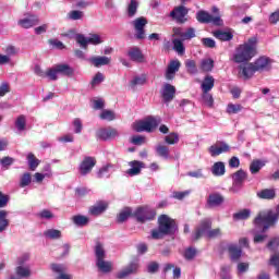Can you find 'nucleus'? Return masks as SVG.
I'll return each mask as SVG.
<instances>
[{"label":"nucleus","mask_w":279,"mask_h":279,"mask_svg":"<svg viewBox=\"0 0 279 279\" xmlns=\"http://www.w3.org/2000/svg\"><path fill=\"white\" fill-rule=\"evenodd\" d=\"M255 56H256V37H252L247 40V43H244L243 45H240L236 48L233 60L238 64H241L243 62H250V60L253 59Z\"/></svg>","instance_id":"1"},{"label":"nucleus","mask_w":279,"mask_h":279,"mask_svg":"<svg viewBox=\"0 0 279 279\" xmlns=\"http://www.w3.org/2000/svg\"><path fill=\"white\" fill-rule=\"evenodd\" d=\"M210 228H213V221H210V219L202 220L192 235L193 241H198L204 234H206L208 239H217L221 236V230L219 228L211 230Z\"/></svg>","instance_id":"2"},{"label":"nucleus","mask_w":279,"mask_h":279,"mask_svg":"<svg viewBox=\"0 0 279 279\" xmlns=\"http://www.w3.org/2000/svg\"><path fill=\"white\" fill-rule=\"evenodd\" d=\"M174 221L169 218L167 215H161L158 218V228L151 230V239L156 241L165 239V236L171 234L173 230Z\"/></svg>","instance_id":"3"},{"label":"nucleus","mask_w":279,"mask_h":279,"mask_svg":"<svg viewBox=\"0 0 279 279\" xmlns=\"http://www.w3.org/2000/svg\"><path fill=\"white\" fill-rule=\"evenodd\" d=\"M58 75H63L64 77H73V75H75V70L66 63H59L46 72V77H49V80L52 82L58 80Z\"/></svg>","instance_id":"4"},{"label":"nucleus","mask_w":279,"mask_h":279,"mask_svg":"<svg viewBox=\"0 0 279 279\" xmlns=\"http://www.w3.org/2000/svg\"><path fill=\"white\" fill-rule=\"evenodd\" d=\"M175 36L181 38V40L175 39V53L182 57L184 53H186V48L184 47L182 40H191V38H195V28H187L186 32H184L182 28H175Z\"/></svg>","instance_id":"5"},{"label":"nucleus","mask_w":279,"mask_h":279,"mask_svg":"<svg viewBox=\"0 0 279 279\" xmlns=\"http://www.w3.org/2000/svg\"><path fill=\"white\" fill-rule=\"evenodd\" d=\"M160 123V118L150 117L144 121L135 122L133 124V130L135 132H154Z\"/></svg>","instance_id":"6"},{"label":"nucleus","mask_w":279,"mask_h":279,"mask_svg":"<svg viewBox=\"0 0 279 279\" xmlns=\"http://www.w3.org/2000/svg\"><path fill=\"white\" fill-rule=\"evenodd\" d=\"M196 21H198V23L216 25L217 27H221V25H223L221 14L213 15L208 11L204 10L196 13Z\"/></svg>","instance_id":"7"},{"label":"nucleus","mask_w":279,"mask_h":279,"mask_svg":"<svg viewBox=\"0 0 279 279\" xmlns=\"http://www.w3.org/2000/svg\"><path fill=\"white\" fill-rule=\"evenodd\" d=\"M75 40L80 47L87 49L88 45H101V43H104V37L99 34H90L88 37H85L82 34H76Z\"/></svg>","instance_id":"8"},{"label":"nucleus","mask_w":279,"mask_h":279,"mask_svg":"<svg viewBox=\"0 0 279 279\" xmlns=\"http://www.w3.org/2000/svg\"><path fill=\"white\" fill-rule=\"evenodd\" d=\"M147 19L145 16L136 17L131 22L133 29L135 32V38L137 40H145V27H147Z\"/></svg>","instance_id":"9"},{"label":"nucleus","mask_w":279,"mask_h":279,"mask_svg":"<svg viewBox=\"0 0 279 279\" xmlns=\"http://www.w3.org/2000/svg\"><path fill=\"white\" fill-rule=\"evenodd\" d=\"M133 217H135L138 223H146V221H151L156 217V211L148 207H140L133 213Z\"/></svg>","instance_id":"10"},{"label":"nucleus","mask_w":279,"mask_h":279,"mask_svg":"<svg viewBox=\"0 0 279 279\" xmlns=\"http://www.w3.org/2000/svg\"><path fill=\"white\" fill-rule=\"evenodd\" d=\"M97 138L100 141H114V138H119V131L112 126L99 129L96 132Z\"/></svg>","instance_id":"11"},{"label":"nucleus","mask_w":279,"mask_h":279,"mask_svg":"<svg viewBox=\"0 0 279 279\" xmlns=\"http://www.w3.org/2000/svg\"><path fill=\"white\" fill-rule=\"evenodd\" d=\"M230 151V145L226 142H216L208 148V154L211 158H217V156H221V154H228Z\"/></svg>","instance_id":"12"},{"label":"nucleus","mask_w":279,"mask_h":279,"mask_svg":"<svg viewBox=\"0 0 279 279\" xmlns=\"http://www.w3.org/2000/svg\"><path fill=\"white\" fill-rule=\"evenodd\" d=\"M97 165L95 157H85L80 163L78 171L81 175H88L93 168Z\"/></svg>","instance_id":"13"},{"label":"nucleus","mask_w":279,"mask_h":279,"mask_svg":"<svg viewBox=\"0 0 279 279\" xmlns=\"http://www.w3.org/2000/svg\"><path fill=\"white\" fill-rule=\"evenodd\" d=\"M189 21V8L179 5L175 8V23L184 25Z\"/></svg>","instance_id":"14"},{"label":"nucleus","mask_w":279,"mask_h":279,"mask_svg":"<svg viewBox=\"0 0 279 279\" xmlns=\"http://www.w3.org/2000/svg\"><path fill=\"white\" fill-rule=\"evenodd\" d=\"M175 95V87L169 83H166L161 89V97L166 104L173 101Z\"/></svg>","instance_id":"15"},{"label":"nucleus","mask_w":279,"mask_h":279,"mask_svg":"<svg viewBox=\"0 0 279 279\" xmlns=\"http://www.w3.org/2000/svg\"><path fill=\"white\" fill-rule=\"evenodd\" d=\"M106 210H108V203L100 201L89 207V215H93V217H99V215H102Z\"/></svg>","instance_id":"16"},{"label":"nucleus","mask_w":279,"mask_h":279,"mask_svg":"<svg viewBox=\"0 0 279 279\" xmlns=\"http://www.w3.org/2000/svg\"><path fill=\"white\" fill-rule=\"evenodd\" d=\"M128 56L130 60L133 62H145V56L143 54V51H141V48L138 47H132L128 51Z\"/></svg>","instance_id":"17"},{"label":"nucleus","mask_w":279,"mask_h":279,"mask_svg":"<svg viewBox=\"0 0 279 279\" xmlns=\"http://www.w3.org/2000/svg\"><path fill=\"white\" fill-rule=\"evenodd\" d=\"M223 202V195H221L220 193H211L209 194L207 199V204L210 208H218V206H221Z\"/></svg>","instance_id":"18"},{"label":"nucleus","mask_w":279,"mask_h":279,"mask_svg":"<svg viewBox=\"0 0 279 279\" xmlns=\"http://www.w3.org/2000/svg\"><path fill=\"white\" fill-rule=\"evenodd\" d=\"M129 166L131 168L126 171V173L131 177L138 175L141 173V169H145V163L138 160L130 161Z\"/></svg>","instance_id":"19"},{"label":"nucleus","mask_w":279,"mask_h":279,"mask_svg":"<svg viewBox=\"0 0 279 279\" xmlns=\"http://www.w3.org/2000/svg\"><path fill=\"white\" fill-rule=\"evenodd\" d=\"M87 62L89 64H93V66H96V69H99V66H107L110 64L111 59L109 57H90L87 59Z\"/></svg>","instance_id":"20"},{"label":"nucleus","mask_w":279,"mask_h":279,"mask_svg":"<svg viewBox=\"0 0 279 279\" xmlns=\"http://www.w3.org/2000/svg\"><path fill=\"white\" fill-rule=\"evenodd\" d=\"M40 21L36 15H31L28 17H24L19 21V25L23 27L24 29H29V27H34L35 25H38Z\"/></svg>","instance_id":"21"},{"label":"nucleus","mask_w":279,"mask_h":279,"mask_svg":"<svg viewBox=\"0 0 279 279\" xmlns=\"http://www.w3.org/2000/svg\"><path fill=\"white\" fill-rule=\"evenodd\" d=\"M254 65L257 71H269L271 69V61L269 58L262 57L255 61Z\"/></svg>","instance_id":"22"},{"label":"nucleus","mask_w":279,"mask_h":279,"mask_svg":"<svg viewBox=\"0 0 279 279\" xmlns=\"http://www.w3.org/2000/svg\"><path fill=\"white\" fill-rule=\"evenodd\" d=\"M138 269V263H132L126 268H124L122 271L117 274V278L123 279L128 278V276L132 274H136V270Z\"/></svg>","instance_id":"23"},{"label":"nucleus","mask_w":279,"mask_h":279,"mask_svg":"<svg viewBox=\"0 0 279 279\" xmlns=\"http://www.w3.org/2000/svg\"><path fill=\"white\" fill-rule=\"evenodd\" d=\"M138 0H130L126 5V16L129 19H134L136 16V13L138 12Z\"/></svg>","instance_id":"24"},{"label":"nucleus","mask_w":279,"mask_h":279,"mask_svg":"<svg viewBox=\"0 0 279 279\" xmlns=\"http://www.w3.org/2000/svg\"><path fill=\"white\" fill-rule=\"evenodd\" d=\"M211 173L216 178H221V175H226V163L223 161H217L211 167Z\"/></svg>","instance_id":"25"},{"label":"nucleus","mask_w":279,"mask_h":279,"mask_svg":"<svg viewBox=\"0 0 279 279\" xmlns=\"http://www.w3.org/2000/svg\"><path fill=\"white\" fill-rule=\"evenodd\" d=\"M201 88L203 93H210V90L215 88V77L210 75L205 76L201 84Z\"/></svg>","instance_id":"26"},{"label":"nucleus","mask_w":279,"mask_h":279,"mask_svg":"<svg viewBox=\"0 0 279 279\" xmlns=\"http://www.w3.org/2000/svg\"><path fill=\"white\" fill-rule=\"evenodd\" d=\"M245 178H247V173L243 170H238L234 174H233V189L232 191H235L234 187H241V184H243V182L245 181Z\"/></svg>","instance_id":"27"},{"label":"nucleus","mask_w":279,"mask_h":279,"mask_svg":"<svg viewBox=\"0 0 279 279\" xmlns=\"http://www.w3.org/2000/svg\"><path fill=\"white\" fill-rule=\"evenodd\" d=\"M51 269L54 274H59L57 279H71V276L64 272L66 271V267H64V265L52 264Z\"/></svg>","instance_id":"28"},{"label":"nucleus","mask_w":279,"mask_h":279,"mask_svg":"<svg viewBox=\"0 0 279 279\" xmlns=\"http://www.w3.org/2000/svg\"><path fill=\"white\" fill-rule=\"evenodd\" d=\"M242 75L245 80H250L256 73V65L254 63H247L244 66H240Z\"/></svg>","instance_id":"29"},{"label":"nucleus","mask_w":279,"mask_h":279,"mask_svg":"<svg viewBox=\"0 0 279 279\" xmlns=\"http://www.w3.org/2000/svg\"><path fill=\"white\" fill-rule=\"evenodd\" d=\"M228 252L231 260L233 262L239 260V258H241V254H243V251H241L236 244H229Z\"/></svg>","instance_id":"30"},{"label":"nucleus","mask_w":279,"mask_h":279,"mask_svg":"<svg viewBox=\"0 0 279 279\" xmlns=\"http://www.w3.org/2000/svg\"><path fill=\"white\" fill-rule=\"evenodd\" d=\"M9 213L7 210H0V232H5L10 228V220L8 219Z\"/></svg>","instance_id":"31"},{"label":"nucleus","mask_w":279,"mask_h":279,"mask_svg":"<svg viewBox=\"0 0 279 279\" xmlns=\"http://www.w3.org/2000/svg\"><path fill=\"white\" fill-rule=\"evenodd\" d=\"M96 266L102 274H110V271H112V263L106 262L105 259L96 260Z\"/></svg>","instance_id":"32"},{"label":"nucleus","mask_w":279,"mask_h":279,"mask_svg":"<svg viewBox=\"0 0 279 279\" xmlns=\"http://www.w3.org/2000/svg\"><path fill=\"white\" fill-rule=\"evenodd\" d=\"M214 36L215 38H217L218 40H222L223 43H228L232 40V38H234V35H232V33L223 31L214 32Z\"/></svg>","instance_id":"33"},{"label":"nucleus","mask_w":279,"mask_h":279,"mask_svg":"<svg viewBox=\"0 0 279 279\" xmlns=\"http://www.w3.org/2000/svg\"><path fill=\"white\" fill-rule=\"evenodd\" d=\"M15 128L17 132H25V130L27 129V117H25L24 114L19 116L15 119Z\"/></svg>","instance_id":"34"},{"label":"nucleus","mask_w":279,"mask_h":279,"mask_svg":"<svg viewBox=\"0 0 279 279\" xmlns=\"http://www.w3.org/2000/svg\"><path fill=\"white\" fill-rule=\"evenodd\" d=\"M257 197L259 199H274L276 197V190L275 189H265L257 192Z\"/></svg>","instance_id":"35"},{"label":"nucleus","mask_w":279,"mask_h":279,"mask_svg":"<svg viewBox=\"0 0 279 279\" xmlns=\"http://www.w3.org/2000/svg\"><path fill=\"white\" fill-rule=\"evenodd\" d=\"M130 217H132V208L130 207H125L124 209H122L117 218L118 223H123L125 221H128V219H130Z\"/></svg>","instance_id":"36"},{"label":"nucleus","mask_w":279,"mask_h":279,"mask_svg":"<svg viewBox=\"0 0 279 279\" xmlns=\"http://www.w3.org/2000/svg\"><path fill=\"white\" fill-rule=\"evenodd\" d=\"M15 274L19 278H29V276H32V269L29 266H17L15 268Z\"/></svg>","instance_id":"37"},{"label":"nucleus","mask_w":279,"mask_h":279,"mask_svg":"<svg viewBox=\"0 0 279 279\" xmlns=\"http://www.w3.org/2000/svg\"><path fill=\"white\" fill-rule=\"evenodd\" d=\"M72 221L75 226L84 228V226H88V221H90V219L86 216L76 215L72 217Z\"/></svg>","instance_id":"38"},{"label":"nucleus","mask_w":279,"mask_h":279,"mask_svg":"<svg viewBox=\"0 0 279 279\" xmlns=\"http://www.w3.org/2000/svg\"><path fill=\"white\" fill-rule=\"evenodd\" d=\"M95 256H96V262L104 260L106 258V248H104V244H101L100 242L96 243Z\"/></svg>","instance_id":"39"},{"label":"nucleus","mask_w":279,"mask_h":279,"mask_svg":"<svg viewBox=\"0 0 279 279\" xmlns=\"http://www.w3.org/2000/svg\"><path fill=\"white\" fill-rule=\"evenodd\" d=\"M155 151H156L157 156H160V158H165L166 160H168V158H169V147H167L162 144H158L155 147Z\"/></svg>","instance_id":"40"},{"label":"nucleus","mask_w":279,"mask_h":279,"mask_svg":"<svg viewBox=\"0 0 279 279\" xmlns=\"http://www.w3.org/2000/svg\"><path fill=\"white\" fill-rule=\"evenodd\" d=\"M27 160H28V167L31 171H36L38 169V165H40V161L36 156L32 153L27 155Z\"/></svg>","instance_id":"41"},{"label":"nucleus","mask_w":279,"mask_h":279,"mask_svg":"<svg viewBox=\"0 0 279 279\" xmlns=\"http://www.w3.org/2000/svg\"><path fill=\"white\" fill-rule=\"evenodd\" d=\"M250 215H252L250 209H242L233 215V219L235 221H243L245 219H250Z\"/></svg>","instance_id":"42"},{"label":"nucleus","mask_w":279,"mask_h":279,"mask_svg":"<svg viewBox=\"0 0 279 279\" xmlns=\"http://www.w3.org/2000/svg\"><path fill=\"white\" fill-rule=\"evenodd\" d=\"M214 66H215V61H213V59H203L201 62V69L205 73L213 71Z\"/></svg>","instance_id":"43"},{"label":"nucleus","mask_w":279,"mask_h":279,"mask_svg":"<svg viewBox=\"0 0 279 279\" xmlns=\"http://www.w3.org/2000/svg\"><path fill=\"white\" fill-rule=\"evenodd\" d=\"M264 167H265V161H263V160H254V161H252V163L250 166V171H251V173L256 174Z\"/></svg>","instance_id":"44"},{"label":"nucleus","mask_w":279,"mask_h":279,"mask_svg":"<svg viewBox=\"0 0 279 279\" xmlns=\"http://www.w3.org/2000/svg\"><path fill=\"white\" fill-rule=\"evenodd\" d=\"M99 117L102 121H114L117 119L114 111L108 109H104Z\"/></svg>","instance_id":"45"},{"label":"nucleus","mask_w":279,"mask_h":279,"mask_svg":"<svg viewBox=\"0 0 279 279\" xmlns=\"http://www.w3.org/2000/svg\"><path fill=\"white\" fill-rule=\"evenodd\" d=\"M44 236H46V239H60L62 236V232L58 229H48L44 232Z\"/></svg>","instance_id":"46"},{"label":"nucleus","mask_w":279,"mask_h":279,"mask_svg":"<svg viewBox=\"0 0 279 279\" xmlns=\"http://www.w3.org/2000/svg\"><path fill=\"white\" fill-rule=\"evenodd\" d=\"M175 77V60H172L166 70V80H173Z\"/></svg>","instance_id":"47"},{"label":"nucleus","mask_w":279,"mask_h":279,"mask_svg":"<svg viewBox=\"0 0 279 279\" xmlns=\"http://www.w3.org/2000/svg\"><path fill=\"white\" fill-rule=\"evenodd\" d=\"M241 110H243V106H241L239 104H229L227 106L228 114H239V112H241Z\"/></svg>","instance_id":"48"},{"label":"nucleus","mask_w":279,"mask_h":279,"mask_svg":"<svg viewBox=\"0 0 279 279\" xmlns=\"http://www.w3.org/2000/svg\"><path fill=\"white\" fill-rule=\"evenodd\" d=\"M29 184H32V174L26 172L20 179V186L21 189H25V186H29Z\"/></svg>","instance_id":"49"},{"label":"nucleus","mask_w":279,"mask_h":279,"mask_svg":"<svg viewBox=\"0 0 279 279\" xmlns=\"http://www.w3.org/2000/svg\"><path fill=\"white\" fill-rule=\"evenodd\" d=\"M203 101L205 106L208 108H213V104H215V99L213 98V95L209 92H203Z\"/></svg>","instance_id":"50"},{"label":"nucleus","mask_w":279,"mask_h":279,"mask_svg":"<svg viewBox=\"0 0 279 279\" xmlns=\"http://www.w3.org/2000/svg\"><path fill=\"white\" fill-rule=\"evenodd\" d=\"M68 19L70 21H81V19H84V12L73 10L68 13Z\"/></svg>","instance_id":"51"},{"label":"nucleus","mask_w":279,"mask_h":279,"mask_svg":"<svg viewBox=\"0 0 279 279\" xmlns=\"http://www.w3.org/2000/svg\"><path fill=\"white\" fill-rule=\"evenodd\" d=\"M146 82H147V76H145V75L135 76L131 81V86H132V88H134L135 86H143V84H145Z\"/></svg>","instance_id":"52"},{"label":"nucleus","mask_w":279,"mask_h":279,"mask_svg":"<svg viewBox=\"0 0 279 279\" xmlns=\"http://www.w3.org/2000/svg\"><path fill=\"white\" fill-rule=\"evenodd\" d=\"M185 66L187 69V72H190L192 75H195V73H197V65L195 64L194 60H186Z\"/></svg>","instance_id":"53"},{"label":"nucleus","mask_w":279,"mask_h":279,"mask_svg":"<svg viewBox=\"0 0 279 279\" xmlns=\"http://www.w3.org/2000/svg\"><path fill=\"white\" fill-rule=\"evenodd\" d=\"M267 247H268V250H270V252H276V250H278V247H279V236L272 238L268 242Z\"/></svg>","instance_id":"54"},{"label":"nucleus","mask_w":279,"mask_h":279,"mask_svg":"<svg viewBox=\"0 0 279 279\" xmlns=\"http://www.w3.org/2000/svg\"><path fill=\"white\" fill-rule=\"evenodd\" d=\"M4 53H7V56H8L9 58H12V56H17V53H19V48H16L15 46H12V45L7 46V47L4 48Z\"/></svg>","instance_id":"55"},{"label":"nucleus","mask_w":279,"mask_h":279,"mask_svg":"<svg viewBox=\"0 0 279 279\" xmlns=\"http://www.w3.org/2000/svg\"><path fill=\"white\" fill-rule=\"evenodd\" d=\"M101 82H104V74H101V72H97L92 80V86H99Z\"/></svg>","instance_id":"56"},{"label":"nucleus","mask_w":279,"mask_h":279,"mask_svg":"<svg viewBox=\"0 0 279 279\" xmlns=\"http://www.w3.org/2000/svg\"><path fill=\"white\" fill-rule=\"evenodd\" d=\"M221 279H232L230 276V266L225 265L221 267V272H220Z\"/></svg>","instance_id":"57"},{"label":"nucleus","mask_w":279,"mask_h":279,"mask_svg":"<svg viewBox=\"0 0 279 279\" xmlns=\"http://www.w3.org/2000/svg\"><path fill=\"white\" fill-rule=\"evenodd\" d=\"M131 143L133 145H143V144H145V136L134 135L133 137H131Z\"/></svg>","instance_id":"58"},{"label":"nucleus","mask_w":279,"mask_h":279,"mask_svg":"<svg viewBox=\"0 0 279 279\" xmlns=\"http://www.w3.org/2000/svg\"><path fill=\"white\" fill-rule=\"evenodd\" d=\"M269 265L277 268L279 267V252H276L270 256Z\"/></svg>","instance_id":"59"},{"label":"nucleus","mask_w":279,"mask_h":279,"mask_svg":"<svg viewBox=\"0 0 279 279\" xmlns=\"http://www.w3.org/2000/svg\"><path fill=\"white\" fill-rule=\"evenodd\" d=\"M73 126H74L75 134L82 133V128H83L82 120H80L78 118L74 119Z\"/></svg>","instance_id":"60"},{"label":"nucleus","mask_w":279,"mask_h":279,"mask_svg":"<svg viewBox=\"0 0 279 279\" xmlns=\"http://www.w3.org/2000/svg\"><path fill=\"white\" fill-rule=\"evenodd\" d=\"M10 93V84L1 83L0 85V97H5Z\"/></svg>","instance_id":"61"},{"label":"nucleus","mask_w":279,"mask_h":279,"mask_svg":"<svg viewBox=\"0 0 279 279\" xmlns=\"http://www.w3.org/2000/svg\"><path fill=\"white\" fill-rule=\"evenodd\" d=\"M52 173H40L37 172L34 174L35 178V182H43V180H45V178H51Z\"/></svg>","instance_id":"62"},{"label":"nucleus","mask_w":279,"mask_h":279,"mask_svg":"<svg viewBox=\"0 0 279 279\" xmlns=\"http://www.w3.org/2000/svg\"><path fill=\"white\" fill-rule=\"evenodd\" d=\"M279 22V10L272 12L269 15V23H271V25H277Z\"/></svg>","instance_id":"63"},{"label":"nucleus","mask_w":279,"mask_h":279,"mask_svg":"<svg viewBox=\"0 0 279 279\" xmlns=\"http://www.w3.org/2000/svg\"><path fill=\"white\" fill-rule=\"evenodd\" d=\"M39 217L41 219H53V213H51V210L49 209H44L39 213Z\"/></svg>","instance_id":"64"}]
</instances>
